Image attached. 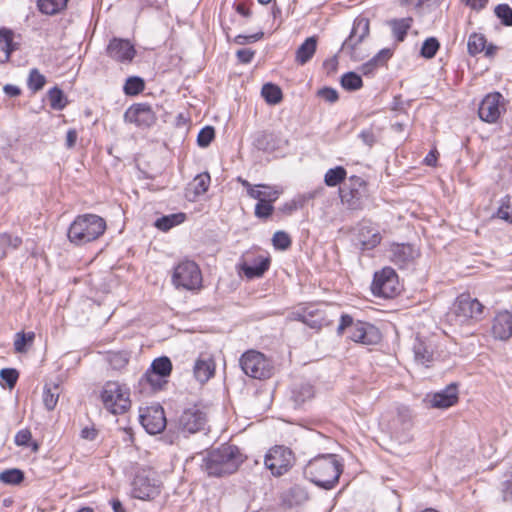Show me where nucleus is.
<instances>
[{
	"instance_id": "obj_5",
	"label": "nucleus",
	"mask_w": 512,
	"mask_h": 512,
	"mask_svg": "<svg viewBox=\"0 0 512 512\" xmlns=\"http://www.w3.org/2000/svg\"><path fill=\"white\" fill-rule=\"evenodd\" d=\"M101 400L104 407L115 415L126 412L130 407L128 389L116 381H108L104 385Z\"/></svg>"
},
{
	"instance_id": "obj_25",
	"label": "nucleus",
	"mask_w": 512,
	"mask_h": 512,
	"mask_svg": "<svg viewBox=\"0 0 512 512\" xmlns=\"http://www.w3.org/2000/svg\"><path fill=\"white\" fill-rule=\"evenodd\" d=\"M294 319L303 322L312 329H320L325 324L322 312L319 310L304 309L293 313Z\"/></svg>"
},
{
	"instance_id": "obj_30",
	"label": "nucleus",
	"mask_w": 512,
	"mask_h": 512,
	"mask_svg": "<svg viewBox=\"0 0 512 512\" xmlns=\"http://www.w3.org/2000/svg\"><path fill=\"white\" fill-rule=\"evenodd\" d=\"M35 340V333L32 331H20L14 337V351L16 353H26L33 345Z\"/></svg>"
},
{
	"instance_id": "obj_15",
	"label": "nucleus",
	"mask_w": 512,
	"mask_h": 512,
	"mask_svg": "<svg viewBox=\"0 0 512 512\" xmlns=\"http://www.w3.org/2000/svg\"><path fill=\"white\" fill-rule=\"evenodd\" d=\"M161 485L159 481L138 473L132 483V496L134 498L151 501L159 496Z\"/></svg>"
},
{
	"instance_id": "obj_41",
	"label": "nucleus",
	"mask_w": 512,
	"mask_h": 512,
	"mask_svg": "<svg viewBox=\"0 0 512 512\" xmlns=\"http://www.w3.org/2000/svg\"><path fill=\"white\" fill-rule=\"evenodd\" d=\"M293 399L297 404H302L314 396V388L309 383H302L293 389Z\"/></svg>"
},
{
	"instance_id": "obj_12",
	"label": "nucleus",
	"mask_w": 512,
	"mask_h": 512,
	"mask_svg": "<svg viewBox=\"0 0 512 512\" xmlns=\"http://www.w3.org/2000/svg\"><path fill=\"white\" fill-rule=\"evenodd\" d=\"M506 112L504 97L499 92L487 94L481 101L478 109L479 118L486 123H496Z\"/></svg>"
},
{
	"instance_id": "obj_31",
	"label": "nucleus",
	"mask_w": 512,
	"mask_h": 512,
	"mask_svg": "<svg viewBox=\"0 0 512 512\" xmlns=\"http://www.w3.org/2000/svg\"><path fill=\"white\" fill-rule=\"evenodd\" d=\"M14 33L7 28H0V50L5 54V61L9 60L11 53L18 49V44L14 42Z\"/></svg>"
},
{
	"instance_id": "obj_45",
	"label": "nucleus",
	"mask_w": 512,
	"mask_h": 512,
	"mask_svg": "<svg viewBox=\"0 0 512 512\" xmlns=\"http://www.w3.org/2000/svg\"><path fill=\"white\" fill-rule=\"evenodd\" d=\"M24 480V473L19 469H8L0 473V481L8 485H18Z\"/></svg>"
},
{
	"instance_id": "obj_64",
	"label": "nucleus",
	"mask_w": 512,
	"mask_h": 512,
	"mask_svg": "<svg viewBox=\"0 0 512 512\" xmlns=\"http://www.w3.org/2000/svg\"><path fill=\"white\" fill-rule=\"evenodd\" d=\"M78 138V133L75 129H69L66 134V147L71 149L75 146Z\"/></svg>"
},
{
	"instance_id": "obj_17",
	"label": "nucleus",
	"mask_w": 512,
	"mask_h": 512,
	"mask_svg": "<svg viewBox=\"0 0 512 512\" xmlns=\"http://www.w3.org/2000/svg\"><path fill=\"white\" fill-rule=\"evenodd\" d=\"M140 423L149 434H158L166 427L164 410L159 405L141 410Z\"/></svg>"
},
{
	"instance_id": "obj_21",
	"label": "nucleus",
	"mask_w": 512,
	"mask_h": 512,
	"mask_svg": "<svg viewBox=\"0 0 512 512\" xmlns=\"http://www.w3.org/2000/svg\"><path fill=\"white\" fill-rule=\"evenodd\" d=\"M194 377L200 383H206L215 373V362L209 353H201L193 366Z\"/></svg>"
},
{
	"instance_id": "obj_51",
	"label": "nucleus",
	"mask_w": 512,
	"mask_h": 512,
	"mask_svg": "<svg viewBox=\"0 0 512 512\" xmlns=\"http://www.w3.org/2000/svg\"><path fill=\"white\" fill-rule=\"evenodd\" d=\"M273 245L276 249L286 250L291 246V238L284 231H277L272 238Z\"/></svg>"
},
{
	"instance_id": "obj_50",
	"label": "nucleus",
	"mask_w": 512,
	"mask_h": 512,
	"mask_svg": "<svg viewBox=\"0 0 512 512\" xmlns=\"http://www.w3.org/2000/svg\"><path fill=\"white\" fill-rule=\"evenodd\" d=\"M215 137V130L212 126H206L200 130L197 136V144L202 147H208Z\"/></svg>"
},
{
	"instance_id": "obj_11",
	"label": "nucleus",
	"mask_w": 512,
	"mask_h": 512,
	"mask_svg": "<svg viewBox=\"0 0 512 512\" xmlns=\"http://www.w3.org/2000/svg\"><path fill=\"white\" fill-rule=\"evenodd\" d=\"M294 456L292 451L284 446L271 448L265 456V466L273 475L281 476L293 465Z\"/></svg>"
},
{
	"instance_id": "obj_32",
	"label": "nucleus",
	"mask_w": 512,
	"mask_h": 512,
	"mask_svg": "<svg viewBox=\"0 0 512 512\" xmlns=\"http://www.w3.org/2000/svg\"><path fill=\"white\" fill-rule=\"evenodd\" d=\"M69 0H38L37 7L43 14L54 15L66 8Z\"/></svg>"
},
{
	"instance_id": "obj_26",
	"label": "nucleus",
	"mask_w": 512,
	"mask_h": 512,
	"mask_svg": "<svg viewBox=\"0 0 512 512\" xmlns=\"http://www.w3.org/2000/svg\"><path fill=\"white\" fill-rule=\"evenodd\" d=\"M413 352L415 361L419 364L428 367L429 363L433 361L434 351L432 346L419 338H416L414 342Z\"/></svg>"
},
{
	"instance_id": "obj_57",
	"label": "nucleus",
	"mask_w": 512,
	"mask_h": 512,
	"mask_svg": "<svg viewBox=\"0 0 512 512\" xmlns=\"http://www.w3.org/2000/svg\"><path fill=\"white\" fill-rule=\"evenodd\" d=\"M109 361H110L111 365L113 366V368L120 369L127 364L128 358H127L126 354L113 353L109 356Z\"/></svg>"
},
{
	"instance_id": "obj_13",
	"label": "nucleus",
	"mask_w": 512,
	"mask_h": 512,
	"mask_svg": "<svg viewBox=\"0 0 512 512\" xmlns=\"http://www.w3.org/2000/svg\"><path fill=\"white\" fill-rule=\"evenodd\" d=\"M178 428L187 434H194L205 429L207 415L197 405L186 408L178 418Z\"/></svg>"
},
{
	"instance_id": "obj_20",
	"label": "nucleus",
	"mask_w": 512,
	"mask_h": 512,
	"mask_svg": "<svg viewBox=\"0 0 512 512\" xmlns=\"http://www.w3.org/2000/svg\"><path fill=\"white\" fill-rule=\"evenodd\" d=\"M356 240L362 250H371L380 244L382 236L376 225L362 222L357 228Z\"/></svg>"
},
{
	"instance_id": "obj_8",
	"label": "nucleus",
	"mask_w": 512,
	"mask_h": 512,
	"mask_svg": "<svg viewBox=\"0 0 512 512\" xmlns=\"http://www.w3.org/2000/svg\"><path fill=\"white\" fill-rule=\"evenodd\" d=\"M172 283L176 288L199 289L202 285V274L199 266L191 260L181 261L174 268Z\"/></svg>"
},
{
	"instance_id": "obj_27",
	"label": "nucleus",
	"mask_w": 512,
	"mask_h": 512,
	"mask_svg": "<svg viewBox=\"0 0 512 512\" xmlns=\"http://www.w3.org/2000/svg\"><path fill=\"white\" fill-rule=\"evenodd\" d=\"M317 48V37H308L296 50L295 61L300 65H305L314 56Z\"/></svg>"
},
{
	"instance_id": "obj_59",
	"label": "nucleus",
	"mask_w": 512,
	"mask_h": 512,
	"mask_svg": "<svg viewBox=\"0 0 512 512\" xmlns=\"http://www.w3.org/2000/svg\"><path fill=\"white\" fill-rule=\"evenodd\" d=\"M358 136L369 148H371L376 143V135L372 129H364L359 133Z\"/></svg>"
},
{
	"instance_id": "obj_23",
	"label": "nucleus",
	"mask_w": 512,
	"mask_h": 512,
	"mask_svg": "<svg viewBox=\"0 0 512 512\" xmlns=\"http://www.w3.org/2000/svg\"><path fill=\"white\" fill-rule=\"evenodd\" d=\"M492 333L499 340H508L512 336V314L510 312L502 311L496 314Z\"/></svg>"
},
{
	"instance_id": "obj_63",
	"label": "nucleus",
	"mask_w": 512,
	"mask_h": 512,
	"mask_svg": "<svg viewBox=\"0 0 512 512\" xmlns=\"http://www.w3.org/2000/svg\"><path fill=\"white\" fill-rule=\"evenodd\" d=\"M501 492L505 502L512 501V480H506L501 484Z\"/></svg>"
},
{
	"instance_id": "obj_60",
	"label": "nucleus",
	"mask_w": 512,
	"mask_h": 512,
	"mask_svg": "<svg viewBox=\"0 0 512 512\" xmlns=\"http://www.w3.org/2000/svg\"><path fill=\"white\" fill-rule=\"evenodd\" d=\"M31 438V432L28 429H22L15 435V443L18 446H28Z\"/></svg>"
},
{
	"instance_id": "obj_34",
	"label": "nucleus",
	"mask_w": 512,
	"mask_h": 512,
	"mask_svg": "<svg viewBox=\"0 0 512 512\" xmlns=\"http://www.w3.org/2000/svg\"><path fill=\"white\" fill-rule=\"evenodd\" d=\"M492 217L512 224V196L506 195L500 200V205Z\"/></svg>"
},
{
	"instance_id": "obj_7",
	"label": "nucleus",
	"mask_w": 512,
	"mask_h": 512,
	"mask_svg": "<svg viewBox=\"0 0 512 512\" xmlns=\"http://www.w3.org/2000/svg\"><path fill=\"white\" fill-rule=\"evenodd\" d=\"M349 330V337L352 341L370 345L377 341L378 335L374 326L362 321H354L348 314H343L337 327V333L342 335L345 330Z\"/></svg>"
},
{
	"instance_id": "obj_24",
	"label": "nucleus",
	"mask_w": 512,
	"mask_h": 512,
	"mask_svg": "<svg viewBox=\"0 0 512 512\" xmlns=\"http://www.w3.org/2000/svg\"><path fill=\"white\" fill-rule=\"evenodd\" d=\"M270 259L264 256H258L254 259L252 264L244 263L241 267L243 274L248 279L258 278L269 269Z\"/></svg>"
},
{
	"instance_id": "obj_49",
	"label": "nucleus",
	"mask_w": 512,
	"mask_h": 512,
	"mask_svg": "<svg viewBox=\"0 0 512 512\" xmlns=\"http://www.w3.org/2000/svg\"><path fill=\"white\" fill-rule=\"evenodd\" d=\"M46 83V78L37 69H32L28 77V87L33 92L41 90Z\"/></svg>"
},
{
	"instance_id": "obj_48",
	"label": "nucleus",
	"mask_w": 512,
	"mask_h": 512,
	"mask_svg": "<svg viewBox=\"0 0 512 512\" xmlns=\"http://www.w3.org/2000/svg\"><path fill=\"white\" fill-rule=\"evenodd\" d=\"M494 13L504 26H512V8L508 4H498Z\"/></svg>"
},
{
	"instance_id": "obj_42",
	"label": "nucleus",
	"mask_w": 512,
	"mask_h": 512,
	"mask_svg": "<svg viewBox=\"0 0 512 512\" xmlns=\"http://www.w3.org/2000/svg\"><path fill=\"white\" fill-rule=\"evenodd\" d=\"M145 88L144 80L138 76L129 77L123 87L124 93L128 96L140 94Z\"/></svg>"
},
{
	"instance_id": "obj_18",
	"label": "nucleus",
	"mask_w": 512,
	"mask_h": 512,
	"mask_svg": "<svg viewBox=\"0 0 512 512\" xmlns=\"http://www.w3.org/2000/svg\"><path fill=\"white\" fill-rule=\"evenodd\" d=\"M124 119L126 122L134 123L139 127H150L155 123L156 116L149 104L138 103L126 110Z\"/></svg>"
},
{
	"instance_id": "obj_28",
	"label": "nucleus",
	"mask_w": 512,
	"mask_h": 512,
	"mask_svg": "<svg viewBox=\"0 0 512 512\" xmlns=\"http://www.w3.org/2000/svg\"><path fill=\"white\" fill-rule=\"evenodd\" d=\"M413 19L410 17L400 18V19H392L388 21V25L392 30V34L394 38L398 42L404 41L408 30L412 26Z\"/></svg>"
},
{
	"instance_id": "obj_54",
	"label": "nucleus",
	"mask_w": 512,
	"mask_h": 512,
	"mask_svg": "<svg viewBox=\"0 0 512 512\" xmlns=\"http://www.w3.org/2000/svg\"><path fill=\"white\" fill-rule=\"evenodd\" d=\"M262 189V200L270 203L275 202L279 195L280 191L274 187H270L267 185H258Z\"/></svg>"
},
{
	"instance_id": "obj_61",
	"label": "nucleus",
	"mask_w": 512,
	"mask_h": 512,
	"mask_svg": "<svg viewBox=\"0 0 512 512\" xmlns=\"http://www.w3.org/2000/svg\"><path fill=\"white\" fill-rule=\"evenodd\" d=\"M318 95L327 102L333 103L338 99V93L332 88H323L319 90Z\"/></svg>"
},
{
	"instance_id": "obj_52",
	"label": "nucleus",
	"mask_w": 512,
	"mask_h": 512,
	"mask_svg": "<svg viewBox=\"0 0 512 512\" xmlns=\"http://www.w3.org/2000/svg\"><path fill=\"white\" fill-rule=\"evenodd\" d=\"M274 211L272 203L267 201H259L255 206V216L259 219L269 218Z\"/></svg>"
},
{
	"instance_id": "obj_58",
	"label": "nucleus",
	"mask_w": 512,
	"mask_h": 512,
	"mask_svg": "<svg viewBox=\"0 0 512 512\" xmlns=\"http://www.w3.org/2000/svg\"><path fill=\"white\" fill-rule=\"evenodd\" d=\"M263 36V32L251 34V35H238L235 37L234 41L238 45H245L247 43H252L260 40Z\"/></svg>"
},
{
	"instance_id": "obj_44",
	"label": "nucleus",
	"mask_w": 512,
	"mask_h": 512,
	"mask_svg": "<svg viewBox=\"0 0 512 512\" xmlns=\"http://www.w3.org/2000/svg\"><path fill=\"white\" fill-rule=\"evenodd\" d=\"M59 398V387L53 385V387L45 386L43 391V403L48 410H53L58 402Z\"/></svg>"
},
{
	"instance_id": "obj_43",
	"label": "nucleus",
	"mask_w": 512,
	"mask_h": 512,
	"mask_svg": "<svg viewBox=\"0 0 512 512\" xmlns=\"http://www.w3.org/2000/svg\"><path fill=\"white\" fill-rule=\"evenodd\" d=\"M47 96L52 109L62 110L65 108L67 101L61 89L55 86L48 91Z\"/></svg>"
},
{
	"instance_id": "obj_40",
	"label": "nucleus",
	"mask_w": 512,
	"mask_h": 512,
	"mask_svg": "<svg viewBox=\"0 0 512 512\" xmlns=\"http://www.w3.org/2000/svg\"><path fill=\"white\" fill-rule=\"evenodd\" d=\"M172 370V363L168 357H160L155 359L149 371L152 372V376L158 374L160 376L168 377Z\"/></svg>"
},
{
	"instance_id": "obj_10",
	"label": "nucleus",
	"mask_w": 512,
	"mask_h": 512,
	"mask_svg": "<svg viewBox=\"0 0 512 512\" xmlns=\"http://www.w3.org/2000/svg\"><path fill=\"white\" fill-rule=\"evenodd\" d=\"M372 293L383 298H392L399 291V281L396 272L389 267L374 274L371 285Z\"/></svg>"
},
{
	"instance_id": "obj_29",
	"label": "nucleus",
	"mask_w": 512,
	"mask_h": 512,
	"mask_svg": "<svg viewBox=\"0 0 512 512\" xmlns=\"http://www.w3.org/2000/svg\"><path fill=\"white\" fill-rule=\"evenodd\" d=\"M391 55L389 49L380 50L372 59L362 65L361 72L364 75L372 74L379 66L384 65Z\"/></svg>"
},
{
	"instance_id": "obj_6",
	"label": "nucleus",
	"mask_w": 512,
	"mask_h": 512,
	"mask_svg": "<svg viewBox=\"0 0 512 512\" xmlns=\"http://www.w3.org/2000/svg\"><path fill=\"white\" fill-rule=\"evenodd\" d=\"M240 366L243 372L254 379H268L273 374L271 361L261 352L249 350L240 358Z\"/></svg>"
},
{
	"instance_id": "obj_1",
	"label": "nucleus",
	"mask_w": 512,
	"mask_h": 512,
	"mask_svg": "<svg viewBox=\"0 0 512 512\" xmlns=\"http://www.w3.org/2000/svg\"><path fill=\"white\" fill-rule=\"evenodd\" d=\"M342 473V464L335 454H322L311 459L304 468L305 477L324 489H332Z\"/></svg>"
},
{
	"instance_id": "obj_56",
	"label": "nucleus",
	"mask_w": 512,
	"mask_h": 512,
	"mask_svg": "<svg viewBox=\"0 0 512 512\" xmlns=\"http://www.w3.org/2000/svg\"><path fill=\"white\" fill-rule=\"evenodd\" d=\"M238 181L242 184L244 188L247 190V194L253 198L259 201H262V189H259L258 186L251 185L247 180L239 178Z\"/></svg>"
},
{
	"instance_id": "obj_46",
	"label": "nucleus",
	"mask_w": 512,
	"mask_h": 512,
	"mask_svg": "<svg viewBox=\"0 0 512 512\" xmlns=\"http://www.w3.org/2000/svg\"><path fill=\"white\" fill-rule=\"evenodd\" d=\"M361 77L354 72H347L341 78V85L346 90L354 91L362 87Z\"/></svg>"
},
{
	"instance_id": "obj_36",
	"label": "nucleus",
	"mask_w": 512,
	"mask_h": 512,
	"mask_svg": "<svg viewBox=\"0 0 512 512\" xmlns=\"http://www.w3.org/2000/svg\"><path fill=\"white\" fill-rule=\"evenodd\" d=\"M347 172L344 167L337 166L329 169L324 176V182L329 187L341 184L346 178Z\"/></svg>"
},
{
	"instance_id": "obj_22",
	"label": "nucleus",
	"mask_w": 512,
	"mask_h": 512,
	"mask_svg": "<svg viewBox=\"0 0 512 512\" xmlns=\"http://www.w3.org/2000/svg\"><path fill=\"white\" fill-rule=\"evenodd\" d=\"M458 401V391L455 384L429 396L431 407L445 409L455 405Z\"/></svg>"
},
{
	"instance_id": "obj_9",
	"label": "nucleus",
	"mask_w": 512,
	"mask_h": 512,
	"mask_svg": "<svg viewBox=\"0 0 512 512\" xmlns=\"http://www.w3.org/2000/svg\"><path fill=\"white\" fill-rule=\"evenodd\" d=\"M369 32V19L362 15L358 16L354 20L350 35L342 44L341 50L354 61L362 60L364 55L359 51L358 45L369 35Z\"/></svg>"
},
{
	"instance_id": "obj_55",
	"label": "nucleus",
	"mask_w": 512,
	"mask_h": 512,
	"mask_svg": "<svg viewBox=\"0 0 512 512\" xmlns=\"http://www.w3.org/2000/svg\"><path fill=\"white\" fill-rule=\"evenodd\" d=\"M164 378V376H160L158 374L152 376V372L147 370L142 380L147 382L153 389H160L162 384L166 382Z\"/></svg>"
},
{
	"instance_id": "obj_4",
	"label": "nucleus",
	"mask_w": 512,
	"mask_h": 512,
	"mask_svg": "<svg viewBox=\"0 0 512 512\" xmlns=\"http://www.w3.org/2000/svg\"><path fill=\"white\" fill-rule=\"evenodd\" d=\"M341 202L350 210H361L368 197L367 183L359 176H351L339 188Z\"/></svg>"
},
{
	"instance_id": "obj_3",
	"label": "nucleus",
	"mask_w": 512,
	"mask_h": 512,
	"mask_svg": "<svg viewBox=\"0 0 512 512\" xmlns=\"http://www.w3.org/2000/svg\"><path fill=\"white\" fill-rule=\"evenodd\" d=\"M106 227V221L96 214L79 215L70 224L67 237L72 244L82 246L101 237Z\"/></svg>"
},
{
	"instance_id": "obj_16",
	"label": "nucleus",
	"mask_w": 512,
	"mask_h": 512,
	"mask_svg": "<svg viewBox=\"0 0 512 512\" xmlns=\"http://www.w3.org/2000/svg\"><path fill=\"white\" fill-rule=\"evenodd\" d=\"M484 306L469 294H461L454 304V313L460 321L468 319L479 320L483 314Z\"/></svg>"
},
{
	"instance_id": "obj_53",
	"label": "nucleus",
	"mask_w": 512,
	"mask_h": 512,
	"mask_svg": "<svg viewBox=\"0 0 512 512\" xmlns=\"http://www.w3.org/2000/svg\"><path fill=\"white\" fill-rule=\"evenodd\" d=\"M18 372L13 368H4L0 371V377L7 383L9 388H13L18 380Z\"/></svg>"
},
{
	"instance_id": "obj_19",
	"label": "nucleus",
	"mask_w": 512,
	"mask_h": 512,
	"mask_svg": "<svg viewBox=\"0 0 512 512\" xmlns=\"http://www.w3.org/2000/svg\"><path fill=\"white\" fill-rule=\"evenodd\" d=\"M106 52L111 59L122 63L131 62L136 54L133 44L129 40L121 38L110 40Z\"/></svg>"
},
{
	"instance_id": "obj_14",
	"label": "nucleus",
	"mask_w": 512,
	"mask_h": 512,
	"mask_svg": "<svg viewBox=\"0 0 512 512\" xmlns=\"http://www.w3.org/2000/svg\"><path fill=\"white\" fill-rule=\"evenodd\" d=\"M419 256V249L407 243H393L388 249L389 260L400 269L413 265Z\"/></svg>"
},
{
	"instance_id": "obj_2",
	"label": "nucleus",
	"mask_w": 512,
	"mask_h": 512,
	"mask_svg": "<svg viewBox=\"0 0 512 512\" xmlns=\"http://www.w3.org/2000/svg\"><path fill=\"white\" fill-rule=\"evenodd\" d=\"M244 459L237 446L225 444L211 450L203 458L201 467L209 476L222 477L236 472Z\"/></svg>"
},
{
	"instance_id": "obj_47",
	"label": "nucleus",
	"mask_w": 512,
	"mask_h": 512,
	"mask_svg": "<svg viewBox=\"0 0 512 512\" xmlns=\"http://www.w3.org/2000/svg\"><path fill=\"white\" fill-rule=\"evenodd\" d=\"M439 48V41L435 37H429L423 42L420 54L426 59H431L436 55Z\"/></svg>"
},
{
	"instance_id": "obj_37",
	"label": "nucleus",
	"mask_w": 512,
	"mask_h": 512,
	"mask_svg": "<svg viewBox=\"0 0 512 512\" xmlns=\"http://www.w3.org/2000/svg\"><path fill=\"white\" fill-rule=\"evenodd\" d=\"M185 220V214L184 213H177V214H171L167 216H163L156 220L155 226L162 231H168L172 227L184 222Z\"/></svg>"
},
{
	"instance_id": "obj_62",
	"label": "nucleus",
	"mask_w": 512,
	"mask_h": 512,
	"mask_svg": "<svg viewBox=\"0 0 512 512\" xmlns=\"http://www.w3.org/2000/svg\"><path fill=\"white\" fill-rule=\"evenodd\" d=\"M255 52L251 49L244 48L237 51L236 56L243 64H248L252 61Z\"/></svg>"
},
{
	"instance_id": "obj_39",
	"label": "nucleus",
	"mask_w": 512,
	"mask_h": 512,
	"mask_svg": "<svg viewBox=\"0 0 512 512\" xmlns=\"http://www.w3.org/2000/svg\"><path fill=\"white\" fill-rule=\"evenodd\" d=\"M468 53L475 56L484 51L486 48V38L483 34L472 33L467 42Z\"/></svg>"
},
{
	"instance_id": "obj_38",
	"label": "nucleus",
	"mask_w": 512,
	"mask_h": 512,
	"mask_svg": "<svg viewBox=\"0 0 512 512\" xmlns=\"http://www.w3.org/2000/svg\"><path fill=\"white\" fill-rule=\"evenodd\" d=\"M261 94L265 101L272 105L278 104L282 99L281 89L272 83L264 84L261 90Z\"/></svg>"
},
{
	"instance_id": "obj_33",
	"label": "nucleus",
	"mask_w": 512,
	"mask_h": 512,
	"mask_svg": "<svg viewBox=\"0 0 512 512\" xmlns=\"http://www.w3.org/2000/svg\"><path fill=\"white\" fill-rule=\"evenodd\" d=\"M22 244V239L18 236L9 234H0V260L4 259L7 253L17 249Z\"/></svg>"
},
{
	"instance_id": "obj_35",
	"label": "nucleus",
	"mask_w": 512,
	"mask_h": 512,
	"mask_svg": "<svg viewBox=\"0 0 512 512\" xmlns=\"http://www.w3.org/2000/svg\"><path fill=\"white\" fill-rule=\"evenodd\" d=\"M211 178L209 173L204 172L198 174L190 183V189L193 191L194 196H200L207 192L210 186Z\"/></svg>"
}]
</instances>
